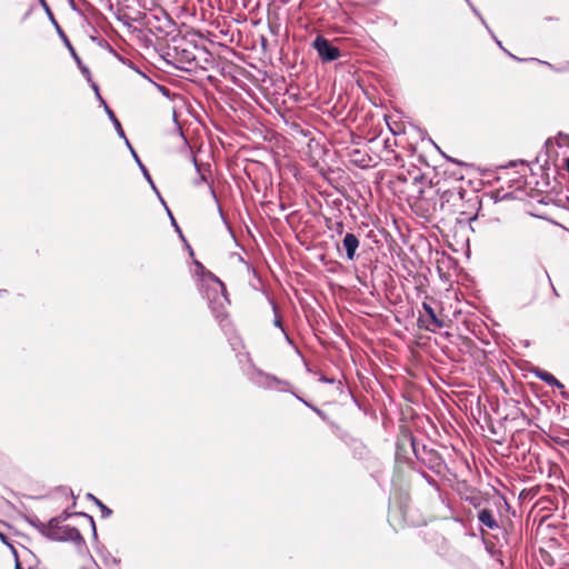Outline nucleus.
I'll use <instances>...</instances> for the list:
<instances>
[{
    "mask_svg": "<svg viewBox=\"0 0 569 569\" xmlns=\"http://www.w3.org/2000/svg\"><path fill=\"white\" fill-rule=\"evenodd\" d=\"M500 535L505 543H500V567L508 566L506 569H513V562L518 558L522 543V521L517 516L516 510H511L506 497L500 492Z\"/></svg>",
    "mask_w": 569,
    "mask_h": 569,
    "instance_id": "1",
    "label": "nucleus"
},
{
    "mask_svg": "<svg viewBox=\"0 0 569 569\" xmlns=\"http://www.w3.org/2000/svg\"><path fill=\"white\" fill-rule=\"evenodd\" d=\"M196 266L201 271L200 291L208 300L213 316L221 319L226 315L227 305H229L226 286L217 276L207 271L200 262L197 261Z\"/></svg>",
    "mask_w": 569,
    "mask_h": 569,
    "instance_id": "2",
    "label": "nucleus"
},
{
    "mask_svg": "<svg viewBox=\"0 0 569 569\" xmlns=\"http://www.w3.org/2000/svg\"><path fill=\"white\" fill-rule=\"evenodd\" d=\"M527 164L523 160L509 161L508 164H500V181L508 183L509 188H515L513 191L500 194V201L510 199L525 200L526 191L522 187L526 183Z\"/></svg>",
    "mask_w": 569,
    "mask_h": 569,
    "instance_id": "3",
    "label": "nucleus"
},
{
    "mask_svg": "<svg viewBox=\"0 0 569 569\" xmlns=\"http://www.w3.org/2000/svg\"><path fill=\"white\" fill-rule=\"evenodd\" d=\"M41 528L46 531V538L50 540L72 542L79 549L86 547V541L80 531L74 527L61 523L59 518L50 519L48 526H41Z\"/></svg>",
    "mask_w": 569,
    "mask_h": 569,
    "instance_id": "4",
    "label": "nucleus"
},
{
    "mask_svg": "<svg viewBox=\"0 0 569 569\" xmlns=\"http://www.w3.org/2000/svg\"><path fill=\"white\" fill-rule=\"evenodd\" d=\"M313 48L317 50L319 57L326 62L335 61L340 57V50L332 46L330 41L322 36H318L315 39Z\"/></svg>",
    "mask_w": 569,
    "mask_h": 569,
    "instance_id": "5",
    "label": "nucleus"
},
{
    "mask_svg": "<svg viewBox=\"0 0 569 569\" xmlns=\"http://www.w3.org/2000/svg\"><path fill=\"white\" fill-rule=\"evenodd\" d=\"M463 199V191L461 189H448L440 194V210L445 212H452L453 208L459 206Z\"/></svg>",
    "mask_w": 569,
    "mask_h": 569,
    "instance_id": "6",
    "label": "nucleus"
},
{
    "mask_svg": "<svg viewBox=\"0 0 569 569\" xmlns=\"http://www.w3.org/2000/svg\"><path fill=\"white\" fill-rule=\"evenodd\" d=\"M248 379L258 388L268 390V388L271 386L270 383L276 381V376L253 368L248 372Z\"/></svg>",
    "mask_w": 569,
    "mask_h": 569,
    "instance_id": "7",
    "label": "nucleus"
},
{
    "mask_svg": "<svg viewBox=\"0 0 569 569\" xmlns=\"http://www.w3.org/2000/svg\"><path fill=\"white\" fill-rule=\"evenodd\" d=\"M360 241L355 233L348 232L342 239V247L346 251V257L349 261H353L357 256Z\"/></svg>",
    "mask_w": 569,
    "mask_h": 569,
    "instance_id": "8",
    "label": "nucleus"
},
{
    "mask_svg": "<svg viewBox=\"0 0 569 569\" xmlns=\"http://www.w3.org/2000/svg\"><path fill=\"white\" fill-rule=\"evenodd\" d=\"M47 13H48V17L50 19V21L52 22V24L54 26L59 37L61 38V40L63 41V43L66 44V47L69 49L72 58L76 60L77 64H80V58L79 56L77 54L74 48L72 47L71 42L69 41L68 37L66 36V33L63 32V30L61 29V27L59 26V23L57 22L54 16L52 14V12L49 10V8H47Z\"/></svg>",
    "mask_w": 569,
    "mask_h": 569,
    "instance_id": "9",
    "label": "nucleus"
},
{
    "mask_svg": "<svg viewBox=\"0 0 569 569\" xmlns=\"http://www.w3.org/2000/svg\"><path fill=\"white\" fill-rule=\"evenodd\" d=\"M92 89L96 91V94L98 97V99L100 100V102L103 104L104 107V110L109 117V119L111 120L117 133L119 134V137L126 139V133L121 127V123L120 121L117 119L114 112L108 107V104L106 103V101L102 99V97L100 96L99 93V89H98V86L96 83H92Z\"/></svg>",
    "mask_w": 569,
    "mask_h": 569,
    "instance_id": "10",
    "label": "nucleus"
},
{
    "mask_svg": "<svg viewBox=\"0 0 569 569\" xmlns=\"http://www.w3.org/2000/svg\"><path fill=\"white\" fill-rule=\"evenodd\" d=\"M533 373L537 378H539L541 381L546 382L547 385L551 387H556L559 390L565 389V386L562 382H560L552 373L542 370V369H535Z\"/></svg>",
    "mask_w": 569,
    "mask_h": 569,
    "instance_id": "11",
    "label": "nucleus"
},
{
    "mask_svg": "<svg viewBox=\"0 0 569 569\" xmlns=\"http://www.w3.org/2000/svg\"><path fill=\"white\" fill-rule=\"evenodd\" d=\"M422 309L425 310L426 315L429 317L431 323L433 325V329L427 326L426 328L430 331H435L436 329H441L445 327L443 320L438 318L436 315L435 309L427 302H422Z\"/></svg>",
    "mask_w": 569,
    "mask_h": 569,
    "instance_id": "12",
    "label": "nucleus"
},
{
    "mask_svg": "<svg viewBox=\"0 0 569 569\" xmlns=\"http://www.w3.org/2000/svg\"><path fill=\"white\" fill-rule=\"evenodd\" d=\"M478 519L481 525L487 526L490 529H493L495 527L498 526L492 513L487 509H482L479 511Z\"/></svg>",
    "mask_w": 569,
    "mask_h": 569,
    "instance_id": "13",
    "label": "nucleus"
},
{
    "mask_svg": "<svg viewBox=\"0 0 569 569\" xmlns=\"http://www.w3.org/2000/svg\"><path fill=\"white\" fill-rule=\"evenodd\" d=\"M132 156H133V158H134L136 162L138 163V166H139V168H140V170H141L142 174H143V177H144V178L147 179V181L150 183V186L152 187V189H153L157 193H159V192H158V190H157V188H156V186H154V183H153V181H152V178H151V176H150V173H149L148 169H147V168L144 167V164L140 161V159H139V157H138V154H137V152H136L134 150H132ZM158 196L160 197V194H158Z\"/></svg>",
    "mask_w": 569,
    "mask_h": 569,
    "instance_id": "14",
    "label": "nucleus"
},
{
    "mask_svg": "<svg viewBox=\"0 0 569 569\" xmlns=\"http://www.w3.org/2000/svg\"><path fill=\"white\" fill-rule=\"evenodd\" d=\"M271 386L268 388V390H276L279 392H288L290 391V382L287 380H282L278 377H276V381L270 383Z\"/></svg>",
    "mask_w": 569,
    "mask_h": 569,
    "instance_id": "15",
    "label": "nucleus"
},
{
    "mask_svg": "<svg viewBox=\"0 0 569 569\" xmlns=\"http://www.w3.org/2000/svg\"><path fill=\"white\" fill-rule=\"evenodd\" d=\"M271 306H272V310H273V312H274L273 325H274L276 327L280 328V329H281V331H282V333H283V336H284V338H286V340H287V341H289V342H291V340H290V338H289L288 333L286 332V330H284V328H283V326H282L281 318H280V316L278 315V307H277V305H276L274 302H271Z\"/></svg>",
    "mask_w": 569,
    "mask_h": 569,
    "instance_id": "16",
    "label": "nucleus"
},
{
    "mask_svg": "<svg viewBox=\"0 0 569 569\" xmlns=\"http://www.w3.org/2000/svg\"><path fill=\"white\" fill-rule=\"evenodd\" d=\"M87 498L88 499H91L96 502L97 507L100 508L101 510V516L102 518H108L111 516L112 513V510L110 508H108L106 505H103L98 498H96L92 493H88L87 495Z\"/></svg>",
    "mask_w": 569,
    "mask_h": 569,
    "instance_id": "17",
    "label": "nucleus"
},
{
    "mask_svg": "<svg viewBox=\"0 0 569 569\" xmlns=\"http://www.w3.org/2000/svg\"><path fill=\"white\" fill-rule=\"evenodd\" d=\"M537 279L538 280H542V281H547L548 284L552 288L553 292L557 295V291H556V289H555V287L552 284L551 279H550V277H549V274H548L546 269L538 270Z\"/></svg>",
    "mask_w": 569,
    "mask_h": 569,
    "instance_id": "18",
    "label": "nucleus"
},
{
    "mask_svg": "<svg viewBox=\"0 0 569 569\" xmlns=\"http://www.w3.org/2000/svg\"><path fill=\"white\" fill-rule=\"evenodd\" d=\"M510 407V412L503 416V420H515L519 416L520 408L516 403H512Z\"/></svg>",
    "mask_w": 569,
    "mask_h": 569,
    "instance_id": "19",
    "label": "nucleus"
},
{
    "mask_svg": "<svg viewBox=\"0 0 569 569\" xmlns=\"http://www.w3.org/2000/svg\"><path fill=\"white\" fill-rule=\"evenodd\" d=\"M192 161H193V163H194L196 170H197V171H198V173H199V178L194 180V184H196V186H199V184H200V183H202V182H207V177H206V174L202 172L201 167L198 164L197 159H196V158H192Z\"/></svg>",
    "mask_w": 569,
    "mask_h": 569,
    "instance_id": "20",
    "label": "nucleus"
},
{
    "mask_svg": "<svg viewBox=\"0 0 569 569\" xmlns=\"http://www.w3.org/2000/svg\"><path fill=\"white\" fill-rule=\"evenodd\" d=\"M330 221L327 222V227L330 229V230H333L337 234L341 236L343 233V230H345V224L342 221H336L335 223L332 224H329Z\"/></svg>",
    "mask_w": 569,
    "mask_h": 569,
    "instance_id": "21",
    "label": "nucleus"
},
{
    "mask_svg": "<svg viewBox=\"0 0 569 569\" xmlns=\"http://www.w3.org/2000/svg\"><path fill=\"white\" fill-rule=\"evenodd\" d=\"M77 515L81 516L88 520V522L90 523V527L92 529V535L94 538H97V530H96V523H94L93 518L84 512H78Z\"/></svg>",
    "mask_w": 569,
    "mask_h": 569,
    "instance_id": "22",
    "label": "nucleus"
},
{
    "mask_svg": "<svg viewBox=\"0 0 569 569\" xmlns=\"http://www.w3.org/2000/svg\"><path fill=\"white\" fill-rule=\"evenodd\" d=\"M29 522L42 535L46 537V531L41 528V526H48V522H41L39 519H30Z\"/></svg>",
    "mask_w": 569,
    "mask_h": 569,
    "instance_id": "23",
    "label": "nucleus"
},
{
    "mask_svg": "<svg viewBox=\"0 0 569 569\" xmlns=\"http://www.w3.org/2000/svg\"><path fill=\"white\" fill-rule=\"evenodd\" d=\"M557 139H558V144L560 147L566 146L569 142V136L561 133V132L558 134Z\"/></svg>",
    "mask_w": 569,
    "mask_h": 569,
    "instance_id": "24",
    "label": "nucleus"
},
{
    "mask_svg": "<svg viewBox=\"0 0 569 569\" xmlns=\"http://www.w3.org/2000/svg\"><path fill=\"white\" fill-rule=\"evenodd\" d=\"M78 66H79L80 71L82 72V74L88 79V81H91L89 68L83 66L81 61H80V64H78Z\"/></svg>",
    "mask_w": 569,
    "mask_h": 569,
    "instance_id": "25",
    "label": "nucleus"
},
{
    "mask_svg": "<svg viewBox=\"0 0 569 569\" xmlns=\"http://www.w3.org/2000/svg\"><path fill=\"white\" fill-rule=\"evenodd\" d=\"M360 156H361V152L359 150H355L352 152V161L356 162V163H362L365 160L363 159H360Z\"/></svg>",
    "mask_w": 569,
    "mask_h": 569,
    "instance_id": "26",
    "label": "nucleus"
},
{
    "mask_svg": "<svg viewBox=\"0 0 569 569\" xmlns=\"http://www.w3.org/2000/svg\"><path fill=\"white\" fill-rule=\"evenodd\" d=\"M483 541H485V543H486V549H487V551H488L491 556H493V555H495V543H493V542H488V541H486V540H483Z\"/></svg>",
    "mask_w": 569,
    "mask_h": 569,
    "instance_id": "27",
    "label": "nucleus"
},
{
    "mask_svg": "<svg viewBox=\"0 0 569 569\" xmlns=\"http://www.w3.org/2000/svg\"><path fill=\"white\" fill-rule=\"evenodd\" d=\"M72 513H69L68 511H63L60 516L57 518L61 519V523H63L68 518H70Z\"/></svg>",
    "mask_w": 569,
    "mask_h": 569,
    "instance_id": "28",
    "label": "nucleus"
},
{
    "mask_svg": "<svg viewBox=\"0 0 569 569\" xmlns=\"http://www.w3.org/2000/svg\"><path fill=\"white\" fill-rule=\"evenodd\" d=\"M469 6L471 7L472 11H473L477 16H479V19H481V22H483V26H486V29L490 30V29H489V26H487V22H485V19H482V16H480V14H479L478 10H477V9H476L471 3H470Z\"/></svg>",
    "mask_w": 569,
    "mask_h": 569,
    "instance_id": "29",
    "label": "nucleus"
},
{
    "mask_svg": "<svg viewBox=\"0 0 569 569\" xmlns=\"http://www.w3.org/2000/svg\"><path fill=\"white\" fill-rule=\"evenodd\" d=\"M469 6L471 7L472 11H473L477 16H479V19H481V22H483V26H486V29L490 30V29H489V26H487V22H485V19H482V16H480V14H479L478 10H477V9H476L471 3H470Z\"/></svg>",
    "mask_w": 569,
    "mask_h": 569,
    "instance_id": "30",
    "label": "nucleus"
},
{
    "mask_svg": "<svg viewBox=\"0 0 569 569\" xmlns=\"http://www.w3.org/2000/svg\"><path fill=\"white\" fill-rule=\"evenodd\" d=\"M469 6L471 7L472 11H473L477 16H479V19H481V22H483V26H486V29L490 30V29H489V26H487V22H485V19H482V16H480V14H479L478 10H477V9H476L471 3H470Z\"/></svg>",
    "mask_w": 569,
    "mask_h": 569,
    "instance_id": "31",
    "label": "nucleus"
},
{
    "mask_svg": "<svg viewBox=\"0 0 569 569\" xmlns=\"http://www.w3.org/2000/svg\"><path fill=\"white\" fill-rule=\"evenodd\" d=\"M469 6L471 7L472 11H473L477 16H479V19H481V22H483V26H486V29L490 30V29H489V26H487V22H485V19H482V16H480V14H479L478 10H477V9H476L471 3H470Z\"/></svg>",
    "mask_w": 569,
    "mask_h": 569,
    "instance_id": "32",
    "label": "nucleus"
},
{
    "mask_svg": "<svg viewBox=\"0 0 569 569\" xmlns=\"http://www.w3.org/2000/svg\"><path fill=\"white\" fill-rule=\"evenodd\" d=\"M440 465H441L440 458H439V457H437V456H435V458H433V462L430 465V468H432V469H433V468H436V467H438V466H440Z\"/></svg>",
    "mask_w": 569,
    "mask_h": 569,
    "instance_id": "33",
    "label": "nucleus"
},
{
    "mask_svg": "<svg viewBox=\"0 0 569 569\" xmlns=\"http://www.w3.org/2000/svg\"><path fill=\"white\" fill-rule=\"evenodd\" d=\"M320 381H321V382H325V383H333V382H335V379H332V378L321 377V378H320Z\"/></svg>",
    "mask_w": 569,
    "mask_h": 569,
    "instance_id": "34",
    "label": "nucleus"
},
{
    "mask_svg": "<svg viewBox=\"0 0 569 569\" xmlns=\"http://www.w3.org/2000/svg\"><path fill=\"white\" fill-rule=\"evenodd\" d=\"M487 423H488V429L490 430V432L492 435H495L496 433V429H495L492 422L489 420V421H487Z\"/></svg>",
    "mask_w": 569,
    "mask_h": 569,
    "instance_id": "35",
    "label": "nucleus"
},
{
    "mask_svg": "<svg viewBox=\"0 0 569 569\" xmlns=\"http://www.w3.org/2000/svg\"><path fill=\"white\" fill-rule=\"evenodd\" d=\"M295 397H296L299 401H301L302 403H305L307 407H311V405H310L308 401H306L303 398L299 397L298 395H295Z\"/></svg>",
    "mask_w": 569,
    "mask_h": 569,
    "instance_id": "36",
    "label": "nucleus"
},
{
    "mask_svg": "<svg viewBox=\"0 0 569 569\" xmlns=\"http://www.w3.org/2000/svg\"><path fill=\"white\" fill-rule=\"evenodd\" d=\"M167 211H168V214H169V217H170V219H171V223H172V226L174 227V226H176V224H178V223L176 222V220H174V218H173L172 213L170 212V210H169L168 208H167Z\"/></svg>",
    "mask_w": 569,
    "mask_h": 569,
    "instance_id": "37",
    "label": "nucleus"
},
{
    "mask_svg": "<svg viewBox=\"0 0 569 569\" xmlns=\"http://www.w3.org/2000/svg\"><path fill=\"white\" fill-rule=\"evenodd\" d=\"M499 48H500V50H503L508 56H510V57L515 58V57H513V56H512V54H511L507 49H505V48L502 47V43H501V42H500V44H499Z\"/></svg>",
    "mask_w": 569,
    "mask_h": 569,
    "instance_id": "38",
    "label": "nucleus"
},
{
    "mask_svg": "<svg viewBox=\"0 0 569 569\" xmlns=\"http://www.w3.org/2000/svg\"><path fill=\"white\" fill-rule=\"evenodd\" d=\"M561 395L565 399L569 400V393L567 391H565L563 389L561 390Z\"/></svg>",
    "mask_w": 569,
    "mask_h": 569,
    "instance_id": "39",
    "label": "nucleus"
},
{
    "mask_svg": "<svg viewBox=\"0 0 569 569\" xmlns=\"http://www.w3.org/2000/svg\"><path fill=\"white\" fill-rule=\"evenodd\" d=\"M492 39L498 43V37L495 34V32L492 30H489Z\"/></svg>",
    "mask_w": 569,
    "mask_h": 569,
    "instance_id": "40",
    "label": "nucleus"
},
{
    "mask_svg": "<svg viewBox=\"0 0 569 569\" xmlns=\"http://www.w3.org/2000/svg\"><path fill=\"white\" fill-rule=\"evenodd\" d=\"M318 416L323 420L327 419V415L322 410L318 413Z\"/></svg>",
    "mask_w": 569,
    "mask_h": 569,
    "instance_id": "41",
    "label": "nucleus"
},
{
    "mask_svg": "<svg viewBox=\"0 0 569 569\" xmlns=\"http://www.w3.org/2000/svg\"><path fill=\"white\" fill-rule=\"evenodd\" d=\"M124 141H126L127 147H128V148L130 149V151L132 152V150H134V149L131 147V144H130V142H129V140L126 138V139H124Z\"/></svg>",
    "mask_w": 569,
    "mask_h": 569,
    "instance_id": "42",
    "label": "nucleus"
},
{
    "mask_svg": "<svg viewBox=\"0 0 569 569\" xmlns=\"http://www.w3.org/2000/svg\"><path fill=\"white\" fill-rule=\"evenodd\" d=\"M124 141H126L127 147H128V148L130 149V151L132 152V150H134V149L131 147V144H130V142H129V140L126 138V139H124Z\"/></svg>",
    "mask_w": 569,
    "mask_h": 569,
    "instance_id": "43",
    "label": "nucleus"
},
{
    "mask_svg": "<svg viewBox=\"0 0 569 569\" xmlns=\"http://www.w3.org/2000/svg\"><path fill=\"white\" fill-rule=\"evenodd\" d=\"M317 415L321 411L319 408L311 405L310 407Z\"/></svg>",
    "mask_w": 569,
    "mask_h": 569,
    "instance_id": "44",
    "label": "nucleus"
},
{
    "mask_svg": "<svg viewBox=\"0 0 569 569\" xmlns=\"http://www.w3.org/2000/svg\"><path fill=\"white\" fill-rule=\"evenodd\" d=\"M412 447H413V451H415V453H416V457H417L418 459H420V457H419V455H418V452H417L416 443H415V442H412Z\"/></svg>",
    "mask_w": 569,
    "mask_h": 569,
    "instance_id": "45",
    "label": "nucleus"
},
{
    "mask_svg": "<svg viewBox=\"0 0 569 569\" xmlns=\"http://www.w3.org/2000/svg\"><path fill=\"white\" fill-rule=\"evenodd\" d=\"M549 431H550V433H549L550 437L553 439L555 429H549Z\"/></svg>",
    "mask_w": 569,
    "mask_h": 569,
    "instance_id": "46",
    "label": "nucleus"
},
{
    "mask_svg": "<svg viewBox=\"0 0 569 569\" xmlns=\"http://www.w3.org/2000/svg\"><path fill=\"white\" fill-rule=\"evenodd\" d=\"M174 228H176V230H177L179 233H181V230H180V228H179V226H178V224H176V226H174ZM180 236L182 237V234H180Z\"/></svg>",
    "mask_w": 569,
    "mask_h": 569,
    "instance_id": "47",
    "label": "nucleus"
},
{
    "mask_svg": "<svg viewBox=\"0 0 569 569\" xmlns=\"http://www.w3.org/2000/svg\"><path fill=\"white\" fill-rule=\"evenodd\" d=\"M566 168H567V170H568V172H569V158H568V159H567V161H566Z\"/></svg>",
    "mask_w": 569,
    "mask_h": 569,
    "instance_id": "48",
    "label": "nucleus"
},
{
    "mask_svg": "<svg viewBox=\"0 0 569 569\" xmlns=\"http://www.w3.org/2000/svg\"><path fill=\"white\" fill-rule=\"evenodd\" d=\"M0 538H1V540H3V541H4V538H6V537H4V535L0 533Z\"/></svg>",
    "mask_w": 569,
    "mask_h": 569,
    "instance_id": "49",
    "label": "nucleus"
},
{
    "mask_svg": "<svg viewBox=\"0 0 569 569\" xmlns=\"http://www.w3.org/2000/svg\"><path fill=\"white\" fill-rule=\"evenodd\" d=\"M468 4H470V0H465Z\"/></svg>",
    "mask_w": 569,
    "mask_h": 569,
    "instance_id": "50",
    "label": "nucleus"
}]
</instances>
